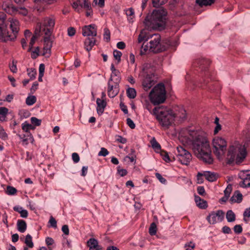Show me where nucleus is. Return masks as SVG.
I'll return each mask as SVG.
<instances>
[{
  "label": "nucleus",
  "instance_id": "obj_4",
  "mask_svg": "<svg viewBox=\"0 0 250 250\" xmlns=\"http://www.w3.org/2000/svg\"><path fill=\"white\" fill-rule=\"evenodd\" d=\"M152 114L165 129L172 125L176 118L175 114L171 109L163 106L155 107L153 109Z\"/></svg>",
  "mask_w": 250,
  "mask_h": 250
},
{
  "label": "nucleus",
  "instance_id": "obj_3",
  "mask_svg": "<svg viewBox=\"0 0 250 250\" xmlns=\"http://www.w3.org/2000/svg\"><path fill=\"white\" fill-rule=\"evenodd\" d=\"M247 151L244 146L235 142L229 147L226 161L229 165L241 164L246 158Z\"/></svg>",
  "mask_w": 250,
  "mask_h": 250
},
{
  "label": "nucleus",
  "instance_id": "obj_39",
  "mask_svg": "<svg viewBox=\"0 0 250 250\" xmlns=\"http://www.w3.org/2000/svg\"><path fill=\"white\" fill-rule=\"evenodd\" d=\"M176 118H179L181 120H184L186 118L187 113L186 110L183 109H180V112L177 115H175Z\"/></svg>",
  "mask_w": 250,
  "mask_h": 250
},
{
  "label": "nucleus",
  "instance_id": "obj_9",
  "mask_svg": "<svg viewBox=\"0 0 250 250\" xmlns=\"http://www.w3.org/2000/svg\"><path fill=\"white\" fill-rule=\"evenodd\" d=\"M177 151L178 160L183 165H188L192 159V156L190 152L182 146H177Z\"/></svg>",
  "mask_w": 250,
  "mask_h": 250
},
{
  "label": "nucleus",
  "instance_id": "obj_59",
  "mask_svg": "<svg viewBox=\"0 0 250 250\" xmlns=\"http://www.w3.org/2000/svg\"><path fill=\"white\" fill-rule=\"evenodd\" d=\"M234 231L236 234H239L242 231V227L240 225H236L233 228Z\"/></svg>",
  "mask_w": 250,
  "mask_h": 250
},
{
  "label": "nucleus",
  "instance_id": "obj_62",
  "mask_svg": "<svg viewBox=\"0 0 250 250\" xmlns=\"http://www.w3.org/2000/svg\"><path fill=\"white\" fill-rule=\"evenodd\" d=\"M72 158L75 163H77L80 161V157L78 153L74 152L72 154Z\"/></svg>",
  "mask_w": 250,
  "mask_h": 250
},
{
  "label": "nucleus",
  "instance_id": "obj_13",
  "mask_svg": "<svg viewBox=\"0 0 250 250\" xmlns=\"http://www.w3.org/2000/svg\"><path fill=\"white\" fill-rule=\"evenodd\" d=\"M55 23L54 18L53 17H46L44 19L42 24L40 25L38 30H41V32L44 33V29H50L52 32Z\"/></svg>",
  "mask_w": 250,
  "mask_h": 250
},
{
  "label": "nucleus",
  "instance_id": "obj_47",
  "mask_svg": "<svg viewBox=\"0 0 250 250\" xmlns=\"http://www.w3.org/2000/svg\"><path fill=\"white\" fill-rule=\"evenodd\" d=\"M0 138L6 140L8 138V135L2 127L0 126Z\"/></svg>",
  "mask_w": 250,
  "mask_h": 250
},
{
  "label": "nucleus",
  "instance_id": "obj_46",
  "mask_svg": "<svg viewBox=\"0 0 250 250\" xmlns=\"http://www.w3.org/2000/svg\"><path fill=\"white\" fill-rule=\"evenodd\" d=\"M122 53L121 51L117 50H115L113 51V56L116 60L118 61V62H120L121 61V57Z\"/></svg>",
  "mask_w": 250,
  "mask_h": 250
},
{
  "label": "nucleus",
  "instance_id": "obj_64",
  "mask_svg": "<svg viewBox=\"0 0 250 250\" xmlns=\"http://www.w3.org/2000/svg\"><path fill=\"white\" fill-rule=\"evenodd\" d=\"M76 33V30L74 27H69L67 29V34L70 37L73 36Z\"/></svg>",
  "mask_w": 250,
  "mask_h": 250
},
{
  "label": "nucleus",
  "instance_id": "obj_41",
  "mask_svg": "<svg viewBox=\"0 0 250 250\" xmlns=\"http://www.w3.org/2000/svg\"><path fill=\"white\" fill-rule=\"evenodd\" d=\"M135 150L133 149H131V153L129 154V155L126 156L125 157L126 159H128L132 163H136V156L134 154Z\"/></svg>",
  "mask_w": 250,
  "mask_h": 250
},
{
  "label": "nucleus",
  "instance_id": "obj_53",
  "mask_svg": "<svg viewBox=\"0 0 250 250\" xmlns=\"http://www.w3.org/2000/svg\"><path fill=\"white\" fill-rule=\"evenodd\" d=\"M81 7L86 8L87 10H90V8L91 7L90 3L88 1V0H83V2L81 3Z\"/></svg>",
  "mask_w": 250,
  "mask_h": 250
},
{
  "label": "nucleus",
  "instance_id": "obj_58",
  "mask_svg": "<svg viewBox=\"0 0 250 250\" xmlns=\"http://www.w3.org/2000/svg\"><path fill=\"white\" fill-rule=\"evenodd\" d=\"M116 141L123 144L126 143L127 142V140L125 138L120 135H117L116 136Z\"/></svg>",
  "mask_w": 250,
  "mask_h": 250
},
{
  "label": "nucleus",
  "instance_id": "obj_56",
  "mask_svg": "<svg viewBox=\"0 0 250 250\" xmlns=\"http://www.w3.org/2000/svg\"><path fill=\"white\" fill-rule=\"evenodd\" d=\"M17 13L22 15L23 16H26L28 14V11L27 9L24 7H20L18 8Z\"/></svg>",
  "mask_w": 250,
  "mask_h": 250
},
{
  "label": "nucleus",
  "instance_id": "obj_8",
  "mask_svg": "<svg viewBox=\"0 0 250 250\" xmlns=\"http://www.w3.org/2000/svg\"><path fill=\"white\" fill-rule=\"evenodd\" d=\"M6 15L0 13V40L2 42L12 41L15 39V36H9V33L6 32L7 25L5 23Z\"/></svg>",
  "mask_w": 250,
  "mask_h": 250
},
{
  "label": "nucleus",
  "instance_id": "obj_51",
  "mask_svg": "<svg viewBox=\"0 0 250 250\" xmlns=\"http://www.w3.org/2000/svg\"><path fill=\"white\" fill-rule=\"evenodd\" d=\"M161 155L162 156L163 160L166 162H169L171 161L168 153L166 151H162L161 153Z\"/></svg>",
  "mask_w": 250,
  "mask_h": 250
},
{
  "label": "nucleus",
  "instance_id": "obj_31",
  "mask_svg": "<svg viewBox=\"0 0 250 250\" xmlns=\"http://www.w3.org/2000/svg\"><path fill=\"white\" fill-rule=\"evenodd\" d=\"M125 14L127 17L129 22H133V19L134 17V10L132 8H129L125 10Z\"/></svg>",
  "mask_w": 250,
  "mask_h": 250
},
{
  "label": "nucleus",
  "instance_id": "obj_10",
  "mask_svg": "<svg viewBox=\"0 0 250 250\" xmlns=\"http://www.w3.org/2000/svg\"><path fill=\"white\" fill-rule=\"evenodd\" d=\"M210 64V61L208 60L202 58V59H199L197 60H196L194 62V66L199 67V69H201V71H206L207 69L208 68V66ZM208 73L205 72V77L203 78V82L204 83L206 84L208 82V80H206V77H208Z\"/></svg>",
  "mask_w": 250,
  "mask_h": 250
},
{
  "label": "nucleus",
  "instance_id": "obj_45",
  "mask_svg": "<svg viewBox=\"0 0 250 250\" xmlns=\"http://www.w3.org/2000/svg\"><path fill=\"white\" fill-rule=\"evenodd\" d=\"M30 120L32 124L35 126H40L42 123L41 120L38 119L35 117H31Z\"/></svg>",
  "mask_w": 250,
  "mask_h": 250
},
{
  "label": "nucleus",
  "instance_id": "obj_42",
  "mask_svg": "<svg viewBox=\"0 0 250 250\" xmlns=\"http://www.w3.org/2000/svg\"><path fill=\"white\" fill-rule=\"evenodd\" d=\"M157 232V226L155 223L151 224L149 229V233L151 235H154Z\"/></svg>",
  "mask_w": 250,
  "mask_h": 250
},
{
  "label": "nucleus",
  "instance_id": "obj_44",
  "mask_svg": "<svg viewBox=\"0 0 250 250\" xmlns=\"http://www.w3.org/2000/svg\"><path fill=\"white\" fill-rule=\"evenodd\" d=\"M51 47H45L43 46L42 55L45 56V57L48 58L51 55Z\"/></svg>",
  "mask_w": 250,
  "mask_h": 250
},
{
  "label": "nucleus",
  "instance_id": "obj_16",
  "mask_svg": "<svg viewBox=\"0 0 250 250\" xmlns=\"http://www.w3.org/2000/svg\"><path fill=\"white\" fill-rule=\"evenodd\" d=\"M239 177L243 180L240 184L242 187H250V173L249 171H242L239 174Z\"/></svg>",
  "mask_w": 250,
  "mask_h": 250
},
{
  "label": "nucleus",
  "instance_id": "obj_21",
  "mask_svg": "<svg viewBox=\"0 0 250 250\" xmlns=\"http://www.w3.org/2000/svg\"><path fill=\"white\" fill-rule=\"evenodd\" d=\"M243 199V195L239 190H236L230 199L231 203H240Z\"/></svg>",
  "mask_w": 250,
  "mask_h": 250
},
{
  "label": "nucleus",
  "instance_id": "obj_57",
  "mask_svg": "<svg viewBox=\"0 0 250 250\" xmlns=\"http://www.w3.org/2000/svg\"><path fill=\"white\" fill-rule=\"evenodd\" d=\"M153 6L155 7H158L165 3V1L161 2L160 0H152Z\"/></svg>",
  "mask_w": 250,
  "mask_h": 250
},
{
  "label": "nucleus",
  "instance_id": "obj_50",
  "mask_svg": "<svg viewBox=\"0 0 250 250\" xmlns=\"http://www.w3.org/2000/svg\"><path fill=\"white\" fill-rule=\"evenodd\" d=\"M39 47H36L34 51H33L31 54V57L33 59H36L39 56Z\"/></svg>",
  "mask_w": 250,
  "mask_h": 250
},
{
  "label": "nucleus",
  "instance_id": "obj_60",
  "mask_svg": "<svg viewBox=\"0 0 250 250\" xmlns=\"http://www.w3.org/2000/svg\"><path fill=\"white\" fill-rule=\"evenodd\" d=\"M232 190V187L231 185H229L227 186V188L224 190V195L225 196L229 197L230 194Z\"/></svg>",
  "mask_w": 250,
  "mask_h": 250
},
{
  "label": "nucleus",
  "instance_id": "obj_48",
  "mask_svg": "<svg viewBox=\"0 0 250 250\" xmlns=\"http://www.w3.org/2000/svg\"><path fill=\"white\" fill-rule=\"evenodd\" d=\"M195 247V245L192 242H188L185 245V250H193Z\"/></svg>",
  "mask_w": 250,
  "mask_h": 250
},
{
  "label": "nucleus",
  "instance_id": "obj_5",
  "mask_svg": "<svg viewBox=\"0 0 250 250\" xmlns=\"http://www.w3.org/2000/svg\"><path fill=\"white\" fill-rule=\"evenodd\" d=\"M140 76L143 78L142 85L145 91L150 89L157 81V78L155 76L153 69L147 64L143 67Z\"/></svg>",
  "mask_w": 250,
  "mask_h": 250
},
{
  "label": "nucleus",
  "instance_id": "obj_14",
  "mask_svg": "<svg viewBox=\"0 0 250 250\" xmlns=\"http://www.w3.org/2000/svg\"><path fill=\"white\" fill-rule=\"evenodd\" d=\"M82 35L87 37H95L97 36V28L94 24L84 26L82 29Z\"/></svg>",
  "mask_w": 250,
  "mask_h": 250
},
{
  "label": "nucleus",
  "instance_id": "obj_55",
  "mask_svg": "<svg viewBox=\"0 0 250 250\" xmlns=\"http://www.w3.org/2000/svg\"><path fill=\"white\" fill-rule=\"evenodd\" d=\"M109 154L108 151L104 147H102L100 151L98 153L99 156H106Z\"/></svg>",
  "mask_w": 250,
  "mask_h": 250
},
{
  "label": "nucleus",
  "instance_id": "obj_25",
  "mask_svg": "<svg viewBox=\"0 0 250 250\" xmlns=\"http://www.w3.org/2000/svg\"><path fill=\"white\" fill-rule=\"evenodd\" d=\"M87 245L89 248V250H94L98 247L100 246L98 245V241L97 239L91 238L87 241Z\"/></svg>",
  "mask_w": 250,
  "mask_h": 250
},
{
  "label": "nucleus",
  "instance_id": "obj_19",
  "mask_svg": "<svg viewBox=\"0 0 250 250\" xmlns=\"http://www.w3.org/2000/svg\"><path fill=\"white\" fill-rule=\"evenodd\" d=\"M96 42L95 37H87L84 42V48L87 51H90Z\"/></svg>",
  "mask_w": 250,
  "mask_h": 250
},
{
  "label": "nucleus",
  "instance_id": "obj_15",
  "mask_svg": "<svg viewBox=\"0 0 250 250\" xmlns=\"http://www.w3.org/2000/svg\"><path fill=\"white\" fill-rule=\"evenodd\" d=\"M44 37L43 38L44 46L45 47H52V42L54 39L52 36V31L50 29L44 30Z\"/></svg>",
  "mask_w": 250,
  "mask_h": 250
},
{
  "label": "nucleus",
  "instance_id": "obj_1",
  "mask_svg": "<svg viewBox=\"0 0 250 250\" xmlns=\"http://www.w3.org/2000/svg\"><path fill=\"white\" fill-rule=\"evenodd\" d=\"M190 147L196 157L205 163L210 164L213 162L209 144L206 137L197 131L189 132Z\"/></svg>",
  "mask_w": 250,
  "mask_h": 250
},
{
  "label": "nucleus",
  "instance_id": "obj_33",
  "mask_svg": "<svg viewBox=\"0 0 250 250\" xmlns=\"http://www.w3.org/2000/svg\"><path fill=\"white\" fill-rule=\"evenodd\" d=\"M126 95L129 99H134L136 96V91L134 88L129 87L126 90Z\"/></svg>",
  "mask_w": 250,
  "mask_h": 250
},
{
  "label": "nucleus",
  "instance_id": "obj_18",
  "mask_svg": "<svg viewBox=\"0 0 250 250\" xmlns=\"http://www.w3.org/2000/svg\"><path fill=\"white\" fill-rule=\"evenodd\" d=\"M10 28L12 31V34H9V36L13 37V36H15V38H16L17 34H18L19 30V22L16 19H12L10 20Z\"/></svg>",
  "mask_w": 250,
  "mask_h": 250
},
{
  "label": "nucleus",
  "instance_id": "obj_52",
  "mask_svg": "<svg viewBox=\"0 0 250 250\" xmlns=\"http://www.w3.org/2000/svg\"><path fill=\"white\" fill-rule=\"evenodd\" d=\"M16 63H17V62H15L14 60H13L12 62V64H10L9 66L10 70L13 73H17V68Z\"/></svg>",
  "mask_w": 250,
  "mask_h": 250
},
{
  "label": "nucleus",
  "instance_id": "obj_29",
  "mask_svg": "<svg viewBox=\"0 0 250 250\" xmlns=\"http://www.w3.org/2000/svg\"><path fill=\"white\" fill-rule=\"evenodd\" d=\"M146 34L147 31L145 29H143L141 31L138 38V42L139 43H141L144 41H147L148 40L149 37L147 36Z\"/></svg>",
  "mask_w": 250,
  "mask_h": 250
},
{
  "label": "nucleus",
  "instance_id": "obj_6",
  "mask_svg": "<svg viewBox=\"0 0 250 250\" xmlns=\"http://www.w3.org/2000/svg\"><path fill=\"white\" fill-rule=\"evenodd\" d=\"M165 86L163 83L157 84L149 94L150 100L154 105L163 103L166 100Z\"/></svg>",
  "mask_w": 250,
  "mask_h": 250
},
{
  "label": "nucleus",
  "instance_id": "obj_40",
  "mask_svg": "<svg viewBox=\"0 0 250 250\" xmlns=\"http://www.w3.org/2000/svg\"><path fill=\"white\" fill-rule=\"evenodd\" d=\"M27 71L28 76L30 77V80H34L36 78L37 73L35 69L28 68Z\"/></svg>",
  "mask_w": 250,
  "mask_h": 250
},
{
  "label": "nucleus",
  "instance_id": "obj_54",
  "mask_svg": "<svg viewBox=\"0 0 250 250\" xmlns=\"http://www.w3.org/2000/svg\"><path fill=\"white\" fill-rule=\"evenodd\" d=\"M149 49L148 46L147 44L145 45L144 43L142 45L141 50H140V55H143L146 54V51Z\"/></svg>",
  "mask_w": 250,
  "mask_h": 250
},
{
  "label": "nucleus",
  "instance_id": "obj_61",
  "mask_svg": "<svg viewBox=\"0 0 250 250\" xmlns=\"http://www.w3.org/2000/svg\"><path fill=\"white\" fill-rule=\"evenodd\" d=\"M155 176L161 183L165 184L166 183L167 180H166V179L163 178L160 173H156Z\"/></svg>",
  "mask_w": 250,
  "mask_h": 250
},
{
  "label": "nucleus",
  "instance_id": "obj_38",
  "mask_svg": "<svg viewBox=\"0 0 250 250\" xmlns=\"http://www.w3.org/2000/svg\"><path fill=\"white\" fill-rule=\"evenodd\" d=\"M17 192V190L13 187L8 186L7 187L6 193L9 195H15Z\"/></svg>",
  "mask_w": 250,
  "mask_h": 250
},
{
  "label": "nucleus",
  "instance_id": "obj_30",
  "mask_svg": "<svg viewBox=\"0 0 250 250\" xmlns=\"http://www.w3.org/2000/svg\"><path fill=\"white\" fill-rule=\"evenodd\" d=\"M215 0H196V2L200 6L210 5L214 2Z\"/></svg>",
  "mask_w": 250,
  "mask_h": 250
},
{
  "label": "nucleus",
  "instance_id": "obj_28",
  "mask_svg": "<svg viewBox=\"0 0 250 250\" xmlns=\"http://www.w3.org/2000/svg\"><path fill=\"white\" fill-rule=\"evenodd\" d=\"M4 10L6 13L10 15L17 14L18 8L14 6L13 4H9L4 8Z\"/></svg>",
  "mask_w": 250,
  "mask_h": 250
},
{
  "label": "nucleus",
  "instance_id": "obj_36",
  "mask_svg": "<svg viewBox=\"0 0 250 250\" xmlns=\"http://www.w3.org/2000/svg\"><path fill=\"white\" fill-rule=\"evenodd\" d=\"M36 102V97L35 96H28L26 99V104L28 105H32Z\"/></svg>",
  "mask_w": 250,
  "mask_h": 250
},
{
  "label": "nucleus",
  "instance_id": "obj_23",
  "mask_svg": "<svg viewBox=\"0 0 250 250\" xmlns=\"http://www.w3.org/2000/svg\"><path fill=\"white\" fill-rule=\"evenodd\" d=\"M204 176L209 182H214L217 179L218 174L208 171L204 172Z\"/></svg>",
  "mask_w": 250,
  "mask_h": 250
},
{
  "label": "nucleus",
  "instance_id": "obj_12",
  "mask_svg": "<svg viewBox=\"0 0 250 250\" xmlns=\"http://www.w3.org/2000/svg\"><path fill=\"white\" fill-rule=\"evenodd\" d=\"M149 50L154 53H158L162 51L160 44V37L158 35H154V38L149 42Z\"/></svg>",
  "mask_w": 250,
  "mask_h": 250
},
{
  "label": "nucleus",
  "instance_id": "obj_22",
  "mask_svg": "<svg viewBox=\"0 0 250 250\" xmlns=\"http://www.w3.org/2000/svg\"><path fill=\"white\" fill-rule=\"evenodd\" d=\"M194 200L196 204V205L200 208L205 209L208 207L207 202L201 198L199 196L195 195L194 196Z\"/></svg>",
  "mask_w": 250,
  "mask_h": 250
},
{
  "label": "nucleus",
  "instance_id": "obj_63",
  "mask_svg": "<svg viewBox=\"0 0 250 250\" xmlns=\"http://www.w3.org/2000/svg\"><path fill=\"white\" fill-rule=\"evenodd\" d=\"M127 125L131 128L134 129L135 127V125L133 121L129 118L126 119Z\"/></svg>",
  "mask_w": 250,
  "mask_h": 250
},
{
  "label": "nucleus",
  "instance_id": "obj_43",
  "mask_svg": "<svg viewBox=\"0 0 250 250\" xmlns=\"http://www.w3.org/2000/svg\"><path fill=\"white\" fill-rule=\"evenodd\" d=\"M104 39L106 42L110 40V32L107 28H104Z\"/></svg>",
  "mask_w": 250,
  "mask_h": 250
},
{
  "label": "nucleus",
  "instance_id": "obj_34",
  "mask_svg": "<svg viewBox=\"0 0 250 250\" xmlns=\"http://www.w3.org/2000/svg\"><path fill=\"white\" fill-rule=\"evenodd\" d=\"M24 243L26 246L29 248H32L34 247V244L32 241V236L28 234L25 237Z\"/></svg>",
  "mask_w": 250,
  "mask_h": 250
},
{
  "label": "nucleus",
  "instance_id": "obj_32",
  "mask_svg": "<svg viewBox=\"0 0 250 250\" xmlns=\"http://www.w3.org/2000/svg\"><path fill=\"white\" fill-rule=\"evenodd\" d=\"M226 218L229 222H232L235 220V214L231 210H229L226 214Z\"/></svg>",
  "mask_w": 250,
  "mask_h": 250
},
{
  "label": "nucleus",
  "instance_id": "obj_2",
  "mask_svg": "<svg viewBox=\"0 0 250 250\" xmlns=\"http://www.w3.org/2000/svg\"><path fill=\"white\" fill-rule=\"evenodd\" d=\"M167 12L164 9L154 10L150 15H147L144 23L148 30L164 29L166 26V17Z\"/></svg>",
  "mask_w": 250,
  "mask_h": 250
},
{
  "label": "nucleus",
  "instance_id": "obj_20",
  "mask_svg": "<svg viewBox=\"0 0 250 250\" xmlns=\"http://www.w3.org/2000/svg\"><path fill=\"white\" fill-rule=\"evenodd\" d=\"M96 103L97 104V113L100 115L102 114L104 111V108L106 106V103L104 100H102L99 98H98L96 100Z\"/></svg>",
  "mask_w": 250,
  "mask_h": 250
},
{
  "label": "nucleus",
  "instance_id": "obj_7",
  "mask_svg": "<svg viewBox=\"0 0 250 250\" xmlns=\"http://www.w3.org/2000/svg\"><path fill=\"white\" fill-rule=\"evenodd\" d=\"M212 145L215 154L218 158L221 157L224 154L226 148L227 142L226 140L221 137H215L212 141Z\"/></svg>",
  "mask_w": 250,
  "mask_h": 250
},
{
  "label": "nucleus",
  "instance_id": "obj_49",
  "mask_svg": "<svg viewBox=\"0 0 250 250\" xmlns=\"http://www.w3.org/2000/svg\"><path fill=\"white\" fill-rule=\"evenodd\" d=\"M18 136L20 138V139L22 142L23 145H27L28 144V139L26 138V136L25 134L20 135L17 134Z\"/></svg>",
  "mask_w": 250,
  "mask_h": 250
},
{
  "label": "nucleus",
  "instance_id": "obj_27",
  "mask_svg": "<svg viewBox=\"0 0 250 250\" xmlns=\"http://www.w3.org/2000/svg\"><path fill=\"white\" fill-rule=\"evenodd\" d=\"M114 77H116V78L114 79L115 83H119L121 81V78L120 76V73L119 70H117L111 73L108 82H110L111 81H112L113 80Z\"/></svg>",
  "mask_w": 250,
  "mask_h": 250
},
{
  "label": "nucleus",
  "instance_id": "obj_26",
  "mask_svg": "<svg viewBox=\"0 0 250 250\" xmlns=\"http://www.w3.org/2000/svg\"><path fill=\"white\" fill-rule=\"evenodd\" d=\"M17 229L21 232L23 233L26 229L27 225L25 221L23 220H18L17 221Z\"/></svg>",
  "mask_w": 250,
  "mask_h": 250
},
{
  "label": "nucleus",
  "instance_id": "obj_24",
  "mask_svg": "<svg viewBox=\"0 0 250 250\" xmlns=\"http://www.w3.org/2000/svg\"><path fill=\"white\" fill-rule=\"evenodd\" d=\"M40 32H41V30H38V29L37 28L36 29V30L35 31L34 35L32 36V37L30 40V42H29V48L28 49V51H29V52L31 51V50L32 48H33V46L36 40L37 39L38 37H39L40 36Z\"/></svg>",
  "mask_w": 250,
  "mask_h": 250
},
{
  "label": "nucleus",
  "instance_id": "obj_11",
  "mask_svg": "<svg viewBox=\"0 0 250 250\" xmlns=\"http://www.w3.org/2000/svg\"><path fill=\"white\" fill-rule=\"evenodd\" d=\"M224 217V212L222 210H218L216 212H211L207 217V220L210 224H215L221 222Z\"/></svg>",
  "mask_w": 250,
  "mask_h": 250
},
{
  "label": "nucleus",
  "instance_id": "obj_37",
  "mask_svg": "<svg viewBox=\"0 0 250 250\" xmlns=\"http://www.w3.org/2000/svg\"><path fill=\"white\" fill-rule=\"evenodd\" d=\"M151 143L152 148L156 152L161 150V146L154 138L151 141Z\"/></svg>",
  "mask_w": 250,
  "mask_h": 250
},
{
  "label": "nucleus",
  "instance_id": "obj_17",
  "mask_svg": "<svg viewBox=\"0 0 250 250\" xmlns=\"http://www.w3.org/2000/svg\"><path fill=\"white\" fill-rule=\"evenodd\" d=\"M119 92V83H115L114 85H111L110 82H108L107 94L110 98L115 97Z\"/></svg>",
  "mask_w": 250,
  "mask_h": 250
},
{
  "label": "nucleus",
  "instance_id": "obj_35",
  "mask_svg": "<svg viewBox=\"0 0 250 250\" xmlns=\"http://www.w3.org/2000/svg\"><path fill=\"white\" fill-rule=\"evenodd\" d=\"M35 127L32 125L29 124L27 121L22 124V129L25 132H28L30 129H34Z\"/></svg>",
  "mask_w": 250,
  "mask_h": 250
}]
</instances>
